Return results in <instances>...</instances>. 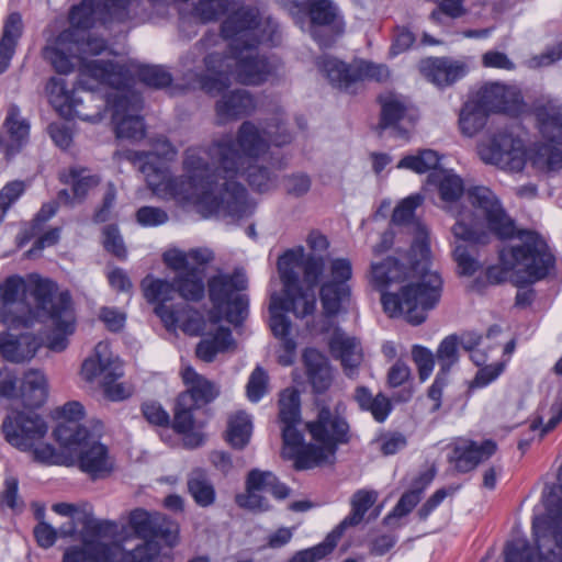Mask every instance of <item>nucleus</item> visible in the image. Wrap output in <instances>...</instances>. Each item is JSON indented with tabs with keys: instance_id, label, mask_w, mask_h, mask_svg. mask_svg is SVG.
Masks as SVG:
<instances>
[{
	"instance_id": "63",
	"label": "nucleus",
	"mask_w": 562,
	"mask_h": 562,
	"mask_svg": "<svg viewBox=\"0 0 562 562\" xmlns=\"http://www.w3.org/2000/svg\"><path fill=\"white\" fill-rule=\"evenodd\" d=\"M103 247L106 251L111 252L119 259H125L127 251L120 234L119 227L115 224H110L103 227Z\"/></svg>"
},
{
	"instance_id": "47",
	"label": "nucleus",
	"mask_w": 562,
	"mask_h": 562,
	"mask_svg": "<svg viewBox=\"0 0 562 562\" xmlns=\"http://www.w3.org/2000/svg\"><path fill=\"white\" fill-rule=\"evenodd\" d=\"M304 258L303 248L299 250L289 249L279 257L277 266L280 280L283 285V292H290L301 285L297 268L303 271Z\"/></svg>"
},
{
	"instance_id": "21",
	"label": "nucleus",
	"mask_w": 562,
	"mask_h": 562,
	"mask_svg": "<svg viewBox=\"0 0 562 562\" xmlns=\"http://www.w3.org/2000/svg\"><path fill=\"white\" fill-rule=\"evenodd\" d=\"M78 442L60 445L77 454L76 464L92 480L103 479L110 475L115 465L114 458L110 454L108 446L94 440L89 431L85 438H77Z\"/></svg>"
},
{
	"instance_id": "55",
	"label": "nucleus",
	"mask_w": 562,
	"mask_h": 562,
	"mask_svg": "<svg viewBox=\"0 0 562 562\" xmlns=\"http://www.w3.org/2000/svg\"><path fill=\"white\" fill-rule=\"evenodd\" d=\"M83 546L90 562H120L121 546L83 539Z\"/></svg>"
},
{
	"instance_id": "10",
	"label": "nucleus",
	"mask_w": 562,
	"mask_h": 562,
	"mask_svg": "<svg viewBox=\"0 0 562 562\" xmlns=\"http://www.w3.org/2000/svg\"><path fill=\"white\" fill-rule=\"evenodd\" d=\"M248 288V279L243 270L233 273H217L207 280L209 299L218 313L233 325H240L248 316L249 299L241 293Z\"/></svg>"
},
{
	"instance_id": "2",
	"label": "nucleus",
	"mask_w": 562,
	"mask_h": 562,
	"mask_svg": "<svg viewBox=\"0 0 562 562\" xmlns=\"http://www.w3.org/2000/svg\"><path fill=\"white\" fill-rule=\"evenodd\" d=\"M48 319L53 333L47 337L49 350L60 352L68 346V336L76 328L71 295L58 292L57 283L31 274L27 281L13 274L0 283V324L9 328H31Z\"/></svg>"
},
{
	"instance_id": "43",
	"label": "nucleus",
	"mask_w": 562,
	"mask_h": 562,
	"mask_svg": "<svg viewBox=\"0 0 562 562\" xmlns=\"http://www.w3.org/2000/svg\"><path fill=\"white\" fill-rule=\"evenodd\" d=\"M490 113L473 97L469 98L460 109L458 126L465 137L477 135L486 125Z\"/></svg>"
},
{
	"instance_id": "8",
	"label": "nucleus",
	"mask_w": 562,
	"mask_h": 562,
	"mask_svg": "<svg viewBox=\"0 0 562 562\" xmlns=\"http://www.w3.org/2000/svg\"><path fill=\"white\" fill-rule=\"evenodd\" d=\"M125 80V67L112 60H91L80 68L79 79L70 91L63 78L52 77L46 85L49 103L64 117L90 120L91 114L81 109L83 99L78 95L82 90L93 100L94 92L101 86L120 88Z\"/></svg>"
},
{
	"instance_id": "25",
	"label": "nucleus",
	"mask_w": 562,
	"mask_h": 562,
	"mask_svg": "<svg viewBox=\"0 0 562 562\" xmlns=\"http://www.w3.org/2000/svg\"><path fill=\"white\" fill-rule=\"evenodd\" d=\"M497 450L495 441L487 439L476 442L458 438L448 446L447 461L459 473H468L490 459Z\"/></svg>"
},
{
	"instance_id": "13",
	"label": "nucleus",
	"mask_w": 562,
	"mask_h": 562,
	"mask_svg": "<svg viewBox=\"0 0 562 562\" xmlns=\"http://www.w3.org/2000/svg\"><path fill=\"white\" fill-rule=\"evenodd\" d=\"M293 14L308 18L310 33L321 48L331 47L345 33V20L333 0H304L295 2Z\"/></svg>"
},
{
	"instance_id": "38",
	"label": "nucleus",
	"mask_w": 562,
	"mask_h": 562,
	"mask_svg": "<svg viewBox=\"0 0 562 562\" xmlns=\"http://www.w3.org/2000/svg\"><path fill=\"white\" fill-rule=\"evenodd\" d=\"M422 71L425 77L438 87H448L465 75L462 64L449 58H428L423 61Z\"/></svg>"
},
{
	"instance_id": "20",
	"label": "nucleus",
	"mask_w": 562,
	"mask_h": 562,
	"mask_svg": "<svg viewBox=\"0 0 562 562\" xmlns=\"http://www.w3.org/2000/svg\"><path fill=\"white\" fill-rule=\"evenodd\" d=\"M259 13L254 8L243 7L229 14L221 25V35L229 40V53L240 55L243 50L257 48Z\"/></svg>"
},
{
	"instance_id": "29",
	"label": "nucleus",
	"mask_w": 562,
	"mask_h": 562,
	"mask_svg": "<svg viewBox=\"0 0 562 562\" xmlns=\"http://www.w3.org/2000/svg\"><path fill=\"white\" fill-rule=\"evenodd\" d=\"M529 286L555 273L557 258L547 240L536 231L528 233ZM532 290L529 288V295Z\"/></svg>"
},
{
	"instance_id": "51",
	"label": "nucleus",
	"mask_w": 562,
	"mask_h": 562,
	"mask_svg": "<svg viewBox=\"0 0 562 562\" xmlns=\"http://www.w3.org/2000/svg\"><path fill=\"white\" fill-rule=\"evenodd\" d=\"M177 155V149L170 143V140L165 136H159L151 139V150H139L132 153V159L135 161L142 162L140 171L143 172V167L149 162L154 166H158L155 161L156 158L164 160H172Z\"/></svg>"
},
{
	"instance_id": "4",
	"label": "nucleus",
	"mask_w": 562,
	"mask_h": 562,
	"mask_svg": "<svg viewBox=\"0 0 562 562\" xmlns=\"http://www.w3.org/2000/svg\"><path fill=\"white\" fill-rule=\"evenodd\" d=\"M404 265L394 257L371 265V283L381 291L383 311L392 318L404 317L411 325H420L427 313L440 301L442 279L436 271H426L417 282L401 286L398 292L384 291L404 277Z\"/></svg>"
},
{
	"instance_id": "39",
	"label": "nucleus",
	"mask_w": 562,
	"mask_h": 562,
	"mask_svg": "<svg viewBox=\"0 0 562 562\" xmlns=\"http://www.w3.org/2000/svg\"><path fill=\"white\" fill-rule=\"evenodd\" d=\"M333 356L341 361L347 375L351 376L362 361V351L359 341L335 331L329 341Z\"/></svg>"
},
{
	"instance_id": "48",
	"label": "nucleus",
	"mask_w": 562,
	"mask_h": 562,
	"mask_svg": "<svg viewBox=\"0 0 562 562\" xmlns=\"http://www.w3.org/2000/svg\"><path fill=\"white\" fill-rule=\"evenodd\" d=\"M380 103L381 117L378 128H392L395 136L407 138L408 132L401 126L406 112L404 103L393 97L380 98Z\"/></svg>"
},
{
	"instance_id": "58",
	"label": "nucleus",
	"mask_w": 562,
	"mask_h": 562,
	"mask_svg": "<svg viewBox=\"0 0 562 562\" xmlns=\"http://www.w3.org/2000/svg\"><path fill=\"white\" fill-rule=\"evenodd\" d=\"M182 397L178 395L173 408V419L170 423L171 428L177 434H187L194 428V412L199 409L189 402L183 404Z\"/></svg>"
},
{
	"instance_id": "35",
	"label": "nucleus",
	"mask_w": 562,
	"mask_h": 562,
	"mask_svg": "<svg viewBox=\"0 0 562 562\" xmlns=\"http://www.w3.org/2000/svg\"><path fill=\"white\" fill-rule=\"evenodd\" d=\"M255 108L252 95L244 89L223 93L215 104L216 115L221 123L249 115Z\"/></svg>"
},
{
	"instance_id": "19",
	"label": "nucleus",
	"mask_w": 562,
	"mask_h": 562,
	"mask_svg": "<svg viewBox=\"0 0 562 562\" xmlns=\"http://www.w3.org/2000/svg\"><path fill=\"white\" fill-rule=\"evenodd\" d=\"M279 414L278 423L282 436V456L292 461L300 443L303 440L301 416V396L296 389H285L280 393L278 401Z\"/></svg>"
},
{
	"instance_id": "16",
	"label": "nucleus",
	"mask_w": 562,
	"mask_h": 562,
	"mask_svg": "<svg viewBox=\"0 0 562 562\" xmlns=\"http://www.w3.org/2000/svg\"><path fill=\"white\" fill-rule=\"evenodd\" d=\"M81 375L88 382L101 378L104 395L111 401H122L130 396L122 383H115L123 375V370L120 361L112 357L105 342L97 344L94 353L83 361Z\"/></svg>"
},
{
	"instance_id": "41",
	"label": "nucleus",
	"mask_w": 562,
	"mask_h": 562,
	"mask_svg": "<svg viewBox=\"0 0 562 562\" xmlns=\"http://www.w3.org/2000/svg\"><path fill=\"white\" fill-rule=\"evenodd\" d=\"M23 34V21L19 12H12L4 21L0 38V74L7 71Z\"/></svg>"
},
{
	"instance_id": "3",
	"label": "nucleus",
	"mask_w": 562,
	"mask_h": 562,
	"mask_svg": "<svg viewBox=\"0 0 562 562\" xmlns=\"http://www.w3.org/2000/svg\"><path fill=\"white\" fill-rule=\"evenodd\" d=\"M114 5L100 0H82L71 7L68 15L69 27L47 40L42 49L43 58L60 75L75 70L77 61L85 56L102 54L108 44L101 37H91L88 31L97 24L111 27L114 24L131 23L112 18Z\"/></svg>"
},
{
	"instance_id": "18",
	"label": "nucleus",
	"mask_w": 562,
	"mask_h": 562,
	"mask_svg": "<svg viewBox=\"0 0 562 562\" xmlns=\"http://www.w3.org/2000/svg\"><path fill=\"white\" fill-rule=\"evenodd\" d=\"M480 158L504 170L519 172L527 164V147L519 137L502 132L493 135L487 143L477 146Z\"/></svg>"
},
{
	"instance_id": "6",
	"label": "nucleus",
	"mask_w": 562,
	"mask_h": 562,
	"mask_svg": "<svg viewBox=\"0 0 562 562\" xmlns=\"http://www.w3.org/2000/svg\"><path fill=\"white\" fill-rule=\"evenodd\" d=\"M467 200L472 209L458 210L457 221L451 227L456 239L472 245H486L490 241L488 232L501 240H521L527 236V229L517 227L515 220L490 188H470Z\"/></svg>"
},
{
	"instance_id": "17",
	"label": "nucleus",
	"mask_w": 562,
	"mask_h": 562,
	"mask_svg": "<svg viewBox=\"0 0 562 562\" xmlns=\"http://www.w3.org/2000/svg\"><path fill=\"white\" fill-rule=\"evenodd\" d=\"M1 431L10 446L26 452L45 438L48 426L33 411H12L3 419Z\"/></svg>"
},
{
	"instance_id": "37",
	"label": "nucleus",
	"mask_w": 562,
	"mask_h": 562,
	"mask_svg": "<svg viewBox=\"0 0 562 562\" xmlns=\"http://www.w3.org/2000/svg\"><path fill=\"white\" fill-rule=\"evenodd\" d=\"M428 182L437 187L447 211L457 213L459 210L457 203L464 193L463 180L450 170L439 169L429 173Z\"/></svg>"
},
{
	"instance_id": "50",
	"label": "nucleus",
	"mask_w": 562,
	"mask_h": 562,
	"mask_svg": "<svg viewBox=\"0 0 562 562\" xmlns=\"http://www.w3.org/2000/svg\"><path fill=\"white\" fill-rule=\"evenodd\" d=\"M252 431L250 415L245 412H237L229 416L226 440L236 449H243L249 442Z\"/></svg>"
},
{
	"instance_id": "36",
	"label": "nucleus",
	"mask_w": 562,
	"mask_h": 562,
	"mask_svg": "<svg viewBox=\"0 0 562 562\" xmlns=\"http://www.w3.org/2000/svg\"><path fill=\"white\" fill-rule=\"evenodd\" d=\"M306 375L315 393L326 392L333 382L328 359L314 348H307L303 353Z\"/></svg>"
},
{
	"instance_id": "61",
	"label": "nucleus",
	"mask_w": 562,
	"mask_h": 562,
	"mask_svg": "<svg viewBox=\"0 0 562 562\" xmlns=\"http://www.w3.org/2000/svg\"><path fill=\"white\" fill-rule=\"evenodd\" d=\"M137 76L142 82L154 88L168 87L171 81V75L161 66H140Z\"/></svg>"
},
{
	"instance_id": "27",
	"label": "nucleus",
	"mask_w": 562,
	"mask_h": 562,
	"mask_svg": "<svg viewBox=\"0 0 562 562\" xmlns=\"http://www.w3.org/2000/svg\"><path fill=\"white\" fill-rule=\"evenodd\" d=\"M2 326L4 329L0 331V353L9 362L21 363L31 360L44 345L42 336L30 331L16 334L14 331L22 328Z\"/></svg>"
},
{
	"instance_id": "57",
	"label": "nucleus",
	"mask_w": 562,
	"mask_h": 562,
	"mask_svg": "<svg viewBox=\"0 0 562 562\" xmlns=\"http://www.w3.org/2000/svg\"><path fill=\"white\" fill-rule=\"evenodd\" d=\"M158 540H144L133 550L121 549L120 562H153L160 553Z\"/></svg>"
},
{
	"instance_id": "44",
	"label": "nucleus",
	"mask_w": 562,
	"mask_h": 562,
	"mask_svg": "<svg viewBox=\"0 0 562 562\" xmlns=\"http://www.w3.org/2000/svg\"><path fill=\"white\" fill-rule=\"evenodd\" d=\"M187 488L198 506L206 508L214 505L216 491L206 470L202 468L192 469L187 476Z\"/></svg>"
},
{
	"instance_id": "7",
	"label": "nucleus",
	"mask_w": 562,
	"mask_h": 562,
	"mask_svg": "<svg viewBox=\"0 0 562 562\" xmlns=\"http://www.w3.org/2000/svg\"><path fill=\"white\" fill-rule=\"evenodd\" d=\"M316 416L305 424V429L315 443L302 440L292 456L295 470H308L334 459L339 446L351 441V429L347 418V405L341 400H315Z\"/></svg>"
},
{
	"instance_id": "34",
	"label": "nucleus",
	"mask_w": 562,
	"mask_h": 562,
	"mask_svg": "<svg viewBox=\"0 0 562 562\" xmlns=\"http://www.w3.org/2000/svg\"><path fill=\"white\" fill-rule=\"evenodd\" d=\"M529 164L540 173L549 175L562 169V144L546 139L529 145Z\"/></svg>"
},
{
	"instance_id": "30",
	"label": "nucleus",
	"mask_w": 562,
	"mask_h": 562,
	"mask_svg": "<svg viewBox=\"0 0 562 562\" xmlns=\"http://www.w3.org/2000/svg\"><path fill=\"white\" fill-rule=\"evenodd\" d=\"M29 136V121L21 115L16 104H10L0 132V149L8 157L14 156L27 144Z\"/></svg>"
},
{
	"instance_id": "32",
	"label": "nucleus",
	"mask_w": 562,
	"mask_h": 562,
	"mask_svg": "<svg viewBox=\"0 0 562 562\" xmlns=\"http://www.w3.org/2000/svg\"><path fill=\"white\" fill-rule=\"evenodd\" d=\"M235 60V76L243 85L257 86L265 82L271 72V66L265 56L259 55L256 48L243 50L240 55L229 53Z\"/></svg>"
},
{
	"instance_id": "31",
	"label": "nucleus",
	"mask_w": 562,
	"mask_h": 562,
	"mask_svg": "<svg viewBox=\"0 0 562 562\" xmlns=\"http://www.w3.org/2000/svg\"><path fill=\"white\" fill-rule=\"evenodd\" d=\"M56 416L61 419L54 429V437L59 445L78 442L75 438H85L88 435V428L79 424L85 417V407L80 402H67L56 409Z\"/></svg>"
},
{
	"instance_id": "26",
	"label": "nucleus",
	"mask_w": 562,
	"mask_h": 562,
	"mask_svg": "<svg viewBox=\"0 0 562 562\" xmlns=\"http://www.w3.org/2000/svg\"><path fill=\"white\" fill-rule=\"evenodd\" d=\"M536 120V128L543 139L562 144V102L551 95L536 98L529 114Z\"/></svg>"
},
{
	"instance_id": "52",
	"label": "nucleus",
	"mask_w": 562,
	"mask_h": 562,
	"mask_svg": "<svg viewBox=\"0 0 562 562\" xmlns=\"http://www.w3.org/2000/svg\"><path fill=\"white\" fill-rule=\"evenodd\" d=\"M430 481L431 477L420 475L416 481V484L420 483V486L405 492L398 499L397 504L394 506L393 510L384 517L383 522L385 525H390L393 518H401L408 515L419 503L420 494Z\"/></svg>"
},
{
	"instance_id": "12",
	"label": "nucleus",
	"mask_w": 562,
	"mask_h": 562,
	"mask_svg": "<svg viewBox=\"0 0 562 562\" xmlns=\"http://www.w3.org/2000/svg\"><path fill=\"white\" fill-rule=\"evenodd\" d=\"M519 241V245L504 247L499 251L503 267H488L485 271V281L482 278H476L472 283L473 290L481 292L485 283L499 284L509 279L518 288L516 305L525 306L527 304V236Z\"/></svg>"
},
{
	"instance_id": "46",
	"label": "nucleus",
	"mask_w": 562,
	"mask_h": 562,
	"mask_svg": "<svg viewBox=\"0 0 562 562\" xmlns=\"http://www.w3.org/2000/svg\"><path fill=\"white\" fill-rule=\"evenodd\" d=\"M214 259L212 250L195 248L189 251L169 250L164 254V262L171 270L203 268Z\"/></svg>"
},
{
	"instance_id": "23",
	"label": "nucleus",
	"mask_w": 562,
	"mask_h": 562,
	"mask_svg": "<svg viewBox=\"0 0 562 562\" xmlns=\"http://www.w3.org/2000/svg\"><path fill=\"white\" fill-rule=\"evenodd\" d=\"M331 280L321 285L319 297L327 317L339 314L345 303H348L351 289L347 283L352 277V266L347 258H336L330 261Z\"/></svg>"
},
{
	"instance_id": "53",
	"label": "nucleus",
	"mask_w": 562,
	"mask_h": 562,
	"mask_svg": "<svg viewBox=\"0 0 562 562\" xmlns=\"http://www.w3.org/2000/svg\"><path fill=\"white\" fill-rule=\"evenodd\" d=\"M562 420V397H559L549 408L540 407L529 428L540 429L539 440L552 431Z\"/></svg>"
},
{
	"instance_id": "49",
	"label": "nucleus",
	"mask_w": 562,
	"mask_h": 562,
	"mask_svg": "<svg viewBox=\"0 0 562 562\" xmlns=\"http://www.w3.org/2000/svg\"><path fill=\"white\" fill-rule=\"evenodd\" d=\"M376 497L378 494L374 491H357L351 498V513L333 531L341 539L348 527L357 526L362 521L366 513L375 503Z\"/></svg>"
},
{
	"instance_id": "54",
	"label": "nucleus",
	"mask_w": 562,
	"mask_h": 562,
	"mask_svg": "<svg viewBox=\"0 0 562 562\" xmlns=\"http://www.w3.org/2000/svg\"><path fill=\"white\" fill-rule=\"evenodd\" d=\"M340 538L331 530L321 543L296 551L286 562H319L329 555Z\"/></svg>"
},
{
	"instance_id": "59",
	"label": "nucleus",
	"mask_w": 562,
	"mask_h": 562,
	"mask_svg": "<svg viewBox=\"0 0 562 562\" xmlns=\"http://www.w3.org/2000/svg\"><path fill=\"white\" fill-rule=\"evenodd\" d=\"M458 345L459 338L457 335H450L440 342L436 352L440 373L448 375L451 368L459 361Z\"/></svg>"
},
{
	"instance_id": "64",
	"label": "nucleus",
	"mask_w": 562,
	"mask_h": 562,
	"mask_svg": "<svg viewBox=\"0 0 562 562\" xmlns=\"http://www.w3.org/2000/svg\"><path fill=\"white\" fill-rule=\"evenodd\" d=\"M244 170H246L247 181L254 190L267 192L272 187V175L267 167L248 165Z\"/></svg>"
},
{
	"instance_id": "60",
	"label": "nucleus",
	"mask_w": 562,
	"mask_h": 562,
	"mask_svg": "<svg viewBox=\"0 0 562 562\" xmlns=\"http://www.w3.org/2000/svg\"><path fill=\"white\" fill-rule=\"evenodd\" d=\"M228 8L229 0H198L193 8V14L203 23H207L224 15Z\"/></svg>"
},
{
	"instance_id": "5",
	"label": "nucleus",
	"mask_w": 562,
	"mask_h": 562,
	"mask_svg": "<svg viewBox=\"0 0 562 562\" xmlns=\"http://www.w3.org/2000/svg\"><path fill=\"white\" fill-rule=\"evenodd\" d=\"M291 142L292 134L283 121L276 116L259 124L252 121L243 122L235 138L225 135L213 140L207 146L206 154L217 169L222 170L223 178L234 180L244 171L248 160H257L269 150L271 145L281 147Z\"/></svg>"
},
{
	"instance_id": "40",
	"label": "nucleus",
	"mask_w": 562,
	"mask_h": 562,
	"mask_svg": "<svg viewBox=\"0 0 562 562\" xmlns=\"http://www.w3.org/2000/svg\"><path fill=\"white\" fill-rule=\"evenodd\" d=\"M173 271L176 272L173 278L176 293L186 301L200 302L205 295L204 269L186 268Z\"/></svg>"
},
{
	"instance_id": "56",
	"label": "nucleus",
	"mask_w": 562,
	"mask_h": 562,
	"mask_svg": "<svg viewBox=\"0 0 562 562\" xmlns=\"http://www.w3.org/2000/svg\"><path fill=\"white\" fill-rule=\"evenodd\" d=\"M439 156L432 149L420 150L417 155L405 156L397 164L398 168L413 170L417 173H425L430 169L438 170Z\"/></svg>"
},
{
	"instance_id": "33",
	"label": "nucleus",
	"mask_w": 562,
	"mask_h": 562,
	"mask_svg": "<svg viewBox=\"0 0 562 562\" xmlns=\"http://www.w3.org/2000/svg\"><path fill=\"white\" fill-rule=\"evenodd\" d=\"M186 390L179 394L182 402L190 403L194 407L201 408L212 403L218 395V386L198 373L192 367H187L181 372Z\"/></svg>"
},
{
	"instance_id": "11",
	"label": "nucleus",
	"mask_w": 562,
	"mask_h": 562,
	"mask_svg": "<svg viewBox=\"0 0 562 562\" xmlns=\"http://www.w3.org/2000/svg\"><path fill=\"white\" fill-rule=\"evenodd\" d=\"M315 65L334 88L348 93H355L358 86L367 79L381 82L385 81L390 75L384 65L364 60L346 64L327 54L318 56Z\"/></svg>"
},
{
	"instance_id": "22",
	"label": "nucleus",
	"mask_w": 562,
	"mask_h": 562,
	"mask_svg": "<svg viewBox=\"0 0 562 562\" xmlns=\"http://www.w3.org/2000/svg\"><path fill=\"white\" fill-rule=\"evenodd\" d=\"M128 525L143 540H158L172 548L179 540V525L158 512L135 508L128 515Z\"/></svg>"
},
{
	"instance_id": "1",
	"label": "nucleus",
	"mask_w": 562,
	"mask_h": 562,
	"mask_svg": "<svg viewBox=\"0 0 562 562\" xmlns=\"http://www.w3.org/2000/svg\"><path fill=\"white\" fill-rule=\"evenodd\" d=\"M207 147H189L184 151L182 176L167 177L162 166L147 162L143 175L148 187L158 195L179 202H194L204 216L222 215L232 218L250 216L255 204L246 188L223 178L222 170L207 157Z\"/></svg>"
},
{
	"instance_id": "14",
	"label": "nucleus",
	"mask_w": 562,
	"mask_h": 562,
	"mask_svg": "<svg viewBox=\"0 0 562 562\" xmlns=\"http://www.w3.org/2000/svg\"><path fill=\"white\" fill-rule=\"evenodd\" d=\"M128 78L125 75L124 83L114 91L105 93V105L112 111V121L119 138L138 140L145 136V124L139 112L143 109V99L135 91H125Z\"/></svg>"
},
{
	"instance_id": "9",
	"label": "nucleus",
	"mask_w": 562,
	"mask_h": 562,
	"mask_svg": "<svg viewBox=\"0 0 562 562\" xmlns=\"http://www.w3.org/2000/svg\"><path fill=\"white\" fill-rule=\"evenodd\" d=\"M558 482L543 491L546 515L533 518L536 552L529 551V562L562 561V463Z\"/></svg>"
},
{
	"instance_id": "15",
	"label": "nucleus",
	"mask_w": 562,
	"mask_h": 562,
	"mask_svg": "<svg viewBox=\"0 0 562 562\" xmlns=\"http://www.w3.org/2000/svg\"><path fill=\"white\" fill-rule=\"evenodd\" d=\"M326 269V260L322 256L311 255L303 262V282L290 292H283L282 297H273L278 307L284 312H292L296 317L303 318L314 313L316 307L315 288L319 284Z\"/></svg>"
},
{
	"instance_id": "62",
	"label": "nucleus",
	"mask_w": 562,
	"mask_h": 562,
	"mask_svg": "<svg viewBox=\"0 0 562 562\" xmlns=\"http://www.w3.org/2000/svg\"><path fill=\"white\" fill-rule=\"evenodd\" d=\"M269 376L266 370L261 367H256L251 372L247 385L246 393L250 402H259L268 392Z\"/></svg>"
},
{
	"instance_id": "42",
	"label": "nucleus",
	"mask_w": 562,
	"mask_h": 562,
	"mask_svg": "<svg viewBox=\"0 0 562 562\" xmlns=\"http://www.w3.org/2000/svg\"><path fill=\"white\" fill-rule=\"evenodd\" d=\"M353 400L360 411L370 413L376 423H384L393 411L392 402L385 394L380 392L373 395L364 385L355 389Z\"/></svg>"
},
{
	"instance_id": "24",
	"label": "nucleus",
	"mask_w": 562,
	"mask_h": 562,
	"mask_svg": "<svg viewBox=\"0 0 562 562\" xmlns=\"http://www.w3.org/2000/svg\"><path fill=\"white\" fill-rule=\"evenodd\" d=\"M474 98L488 113H502L510 117H518L526 109L520 89L499 82L485 83L476 91Z\"/></svg>"
},
{
	"instance_id": "45",
	"label": "nucleus",
	"mask_w": 562,
	"mask_h": 562,
	"mask_svg": "<svg viewBox=\"0 0 562 562\" xmlns=\"http://www.w3.org/2000/svg\"><path fill=\"white\" fill-rule=\"evenodd\" d=\"M18 395L26 408L42 406L47 397V382L44 374L34 369L26 371Z\"/></svg>"
},
{
	"instance_id": "28",
	"label": "nucleus",
	"mask_w": 562,
	"mask_h": 562,
	"mask_svg": "<svg viewBox=\"0 0 562 562\" xmlns=\"http://www.w3.org/2000/svg\"><path fill=\"white\" fill-rule=\"evenodd\" d=\"M140 288L146 301L156 304L154 312L165 326H176L179 322L178 312L173 306L167 304L173 300L176 294L173 281L146 276L140 282Z\"/></svg>"
}]
</instances>
